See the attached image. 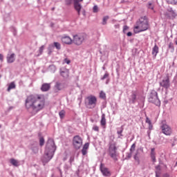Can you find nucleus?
I'll return each instance as SVG.
<instances>
[{"instance_id": "24", "label": "nucleus", "mask_w": 177, "mask_h": 177, "mask_svg": "<svg viewBox=\"0 0 177 177\" xmlns=\"http://www.w3.org/2000/svg\"><path fill=\"white\" fill-rule=\"evenodd\" d=\"M61 75L64 78H68V70L62 71H61Z\"/></svg>"}, {"instance_id": "45", "label": "nucleus", "mask_w": 177, "mask_h": 177, "mask_svg": "<svg viewBox=\"0 0 177 177\" xmlns=\"http://www.w3.org/2000/svg\"><path fill=\"white\" fill-rule=\"evenodd\" d=\"M156 172H160V171H161V167L160 165H157L156 166Z\"/></svg>"}, {"instance_id": "48", "label": "nucleus", "mask_w": 177, "mask_h": 177, "mask_svg": "<svg viewBox=\"0 0 177 177\" xmlns=\"http://www.w3.org/2000/svg\"><path fill=\"white\" fill-rule=\"evenodd\" d=\"M64 63H66V64H70V63H71V61L67 58L64 59Z\"/></svg>"}, {"instance_id": "6", "label": "nucleus", "mask_w": 177, "mask_h": 177, "mask_svg": "<svg viewBox=\"0 0 177 177\" xmlns=\"http://www.w3.org/2000/svg\"><path fill=\"white\" fill-rule=\"evenodd\" d=\"M86 39V34L80 33L78 35H73V42L75 44V45H77V46H80V45H82V44L85 42Z\"/></svg>"}, {"instance_id": "55", "label": "nucleus", "mask_w": 177, "mask_h": 177, "mask_svg": "<svg viewBox=\"0 0 177 177\" xmlns=\"http://www.w3.org/2000/svg\"><path fill=\"white\" fill-rule=\"evenodd\" d=\"M150 133H151V131H147V134H148L149 136H150Z\"/></svg>"}, {"instance_id": "34", "label": "nucleus", "mask_w": 177, "mask_h": 177, "mask_svg": "<svg viewBox=\"0 0 177 177\" xmlns=\"http://www.w3.org/2000/svg\"><path fill=\"white\" fill-rule=\"evenodd\" d=\"M93 13H97V12H99V7H97V6H94L93 8Z\"/></svg>"}, {"instance_id": "49", "label": "nucleus", "mask_w": 177, "mask_h": 177, "mask_svg": "<svg viewBox=\"0 0 177 177\" xmlns=\"http://www.w3.org/2000/svg\"><path fill=\"white\" fill-rule=\"evenodd\" d=\"M109 83H110V78L108 77V79H106V81L105 84L106 85H109Z\"/></svg>"}, {"instance_id": "20", "label": "nucleus", "mask_w": 177, "mask_h": 177, "mask_svg": "<svg viewBox=\"0 0 177 177\" xmlns=\"http://www.w3.org/2000/svg\"><path fill=\"white\" fill-rule=\"evenodd\" d=\"M10 164H12V165H13L14 167H19V165H20V162H19V160L15 159V158H11L10 160Z\"/></svg>"}, {"instance_id": "37", "label": "nucleus", "mask_w": 177, "mask_h": 177, "mask_svg": "<svg viewBox=\"0 0 177 177\" xmlns=\"http://www.w3.org/2000/svg\"><path fill=\"white\" fill-rule=\"evenodd\" d=\"M136 147V145L135 143L131 145L130 148L131 153H132L133 151H135Z\"/></svg>"}, {"instance_id": "53", "label": "nucleus", "mask_w": 177, "mask_h": 177, "mask_svg": "<svg viewBox=\"0 0 177 177\" xmlns=\"http://www.w3.org/2000/svg\"><path fill=\"white\" fill-rule=\"evenodd\" d=\"M162 177H169V174H163Z\"/></svg>"}, {"instance_id": "44", "label": "nucleus", "mask_w": 177, "mask_h": 177, "mask_svg": "<svg viewBox=\"0 0 177 177\" xmlns=\"http://www.w3.org/2000/svg\"><path fill=\"white\" fill-rule=\"evenodd\" d=\"M146 122L147 124H149V125H151V120H150L148 117L146 118Z\"/></svg>"}, {"instance_id": "40", "label": "nucleus", "mask_w": 177, "mask_h": 177, "mask_svg": "<svg viewBox=\"0 0 177 177\" xmlns=\"http://www.w3.org/2000/svg\"><path fill=\"white\" fill-rule=\"evenodd\" d=\"M148 9H151V10H153V9H154V6H153V3H148Z\"/></svg>"}, {"instance_id": "2", "label": "nucleus", "mask_w": 177, "mask_h": 177, "mask_svg": "<svg viewBox=\"0 0 177 177\" xmlns=\"http://www.w3.org/2000/svg\"><path fill=\"white\" fill-rule=\"evenodd\" d=\"M55 151H56V145H55V140H53L52 138H49L46 145L44 157L42 158V162L44 164L49 162L51 158H53V156H55Z\"/></svg>"}, {"instance_id": "61", "label": "nucleus", "mask_w": 177, "mask_h": 177, "mask_svg": "<svg viewBox=\"0 0 177 177\" xmlns=\"http://www.w3.org/2000/svg\"><path fill=\"white\" fill-rule=\"evenodd\" d=\"M66 167H67V165H65L64 168H66Z\"/></svg>"}, {"instance_id": "8", "label": "nucleus", "mask_w": 177, "mask_h": 177, "mask_svg": "<svg viewBox=\"0 0 177 177\" xmlns=\"http://www.w3.org/2000/svg\"><path fill=\"white\" fill-rule=\"evenodd\" d=\"M143 100V98L138 94V91H133L131 92V95H130L129 97V103H131V104H135L136 102L140 103V102H142Z\"/></svg>"}, {"instance_id": "9", "label": "nucleus", "mask_w": 177, "mask_h": 177, "mask_svg": "<svg viewBox=\"0 0 177 177\" xmlns=\"http://www.w3.org/2000/svg\"><path fill=\"white\" fill-rule=\"evenodd\" d=\"M109 153L110 157L113 158V160H114L115 161H117V160H118L117 158V146L115 143H111L109 145Z\"/></svg>"}, {"instance_id": "10", "label": "nucleus", "mask_w": 177, "mask_h": 177, "mask_svg": "<svg viewBox=\"0 0 177 177\" xmlns=\"http://www.w3.org/2000/svg\"><path fill=\"white\" fill-rule=\"evenodd\" d=\"M73 146L75 150H80L82 147V138L80 136H75L73 138Z\"/></svg>"}, {"instance_id": "26", "label": "nucleus", "mask_w": 177, "mask_h": 177, "mask_svg": "<svg viewBox=\"0 0 177 177\" xmlns=\"http://www.w3.org/2000/svg\"><path fill=\"white\" fill-rule=\"evenodd\" d=\"M109 19H110V17L109 16H105L103 17L102 22V26H106V24H107V20H109Z\"/></svg>"}, {"instance_id": "43", "label": "nucleus", "mask_w": 177, "mask_h": 177, "mask_svg": "<svg viewBox=\"0 0 177 177\" xmlns=\"http://www.w3.org/2000/svg\"><path fill=\"white\" fill-rule=\"evenodd\" d=\"M74 160H75L74 156H72L70 157L69 162H70L71 165V164H73V162H74Z\"/></svg>"}, {"instance_id": "25", "label": "nucleus", "mask_w": 177, "mask_h": 177, "mask_svg": "<svg viewBox=\"0 0 177 177\" xmlns=\"http://www.w3.org/2000/svg\"><path fill=\"white\" fill-rule=\"evenodd\" d=\"M48 71H50V73H55L56 71V66L52 64V65H50L49 67H48Z\"/></svg>"}, {"instance_id": "23", "label": "nucleus", "mask_w": 177, "mask_h": 177, "mask_svg": "<svg viewBox=\"0 0 177 177\" xmlns=\"http://www.w3.org/2000/svg\"><path fill=\"white\" fill-rule=\"evenodd\" d=\"M100 124L102 127L106 126V115L104 113H103L101 116Z\"/></svg>"}, {"instance_id": "19", "label": "nucleus", "mask_w": 177, "mask_h": 177, "mask_svg": "<svg viewBox=\"0 0 177 177\" xmlns=\"http://www.w3.org/2000/svg\"><path fill=\"white\" fill-rule=\"evenodd\" d=\"M55 86L57 91H62V89L64 88V84L60 82H57Z\"/></svg>"}, {"instance_id": "35", "label": "nucleus", "mask_w": 177, "mask_h": 177, "mask_svg": "<svg viewBox=\"0 0 177 177\" xmlns=\"http://www.w3.org/2000/svg\"><path fill=\"white\" fill-rule=\"evenodd\" d=\"M132 157V152L127 153L125 160H129Z\"/></svg>"}, {"instance_id": "60", "label": "nucleus", "mask_w": 177, "mask_h": 177, "mask_svg": "<svg viewBox=\"0 0 177 177\" xmlns=\"http://www.w3.org/2000/svg\"><path fill=\"white\" fill-rule=\"evenodd\" d=\"M2 128V125L0 124V129Z\"/></svg>"}, {"instance_id": "36", "label": "nucleus", "mask_w": 177, "mask_h": 177, "mask_svg": "<svg viewBox=\"0 0 177 177\" xmlns=\"http://www.w3.org/2000/svg\"><path fill=\"white\" fill-rule=\"evenodd\" d=\"M44 49H45V46H41L39 48V55H42V53L44 52Z\"/></svg>"}, {"instance_id": "1", "label": "nucleus", "mask_w": 177, "mask_h": 177, "mask_svg": "<svg viewBox=\"0 0 177 177\" xmlns=\"http://www.w3.org/2000/svg\"><path fill=\"white\" fill-rule=\"evenodd\" d=\"M25 106L29 111H32V114H37L45 107V100L41 97L30 95L26 100Z\"/></svg>"}, {"instance_id": "52", "label": "nucleus", "mask_w": 177, "mask_h": 177, "mask_svg": "<svg viewBox=\"0 0 177 177\" xmlns=\"http://www.w3.org/2000/svg\"><path fill=\"white\" fill-rule=\"evenodd\" d=\"M156 172V176L160 177V171H155Z\"/></svg>"}, {"instance_id": "38", "label": "nucleus", "mask_w": 177, "mask_h": 177, "mask_svg": "<svg viewBox=\"0 0 177 177\" xmlns=\"http://www.w3.org/2000/svg\"><path fill=\"white\" fill-rule=\"evenodd\" d=\"M100 97H102V99H104L106 97V93L103 91H101L100 93Z\"/></svg>"}, {"instance_id": "32", "label": "nucleus", "mask_w": 177, "mask_h": 177, "mask_svg": "<svg viewBox=\"0 0 177 177\" xmlns=\"http://www.w3.org/2000/svg\"><path fill=\"white\" fill-rule=\"evenodd\" d=\"M168 48L171 49V52H174V50H175V47H174V43L172 42H170L169 44Z\"/></svg>"}, {"instance_id": "5", "label": "nucleus", "mask_w": 177, "mask_h": 177, "mask_svg": "<svg viewBox=\"0 0 177 177\" xmlns=\"http://www.w3.org/2000/svg\"><path fill=\"white\" fill-rule=\"evenodd\" d=\"M149 103H153L156 106H161V101L158 99V93L157 91L152 90L149 97Z\"/></svg>"}, {"instance_id": "41", "label": "nucleus", "mask_w": 177, "mask_h": 177, "mask_svg": "<svg viewBox=\"0 0 177 177\" xmlns=\"http://www.w3.org/2000/svg\"><path fill=\"white\" fill-rule=\"evenodd\" d=\"M93 131H95V132H99V127H97V125H94L93 127Z\"/></svg>"}, {"instance_id": "13", "label": "nucleus", "mask_w": 177, "mask_h": 177, "mask_svg": "<svg viewBox=\"0 0 177 177\" xmlns=\"http://www.w3.org/2000/svg\"><path fill=\"white\" fill-rule=\"evenodd\" d=\"M100 171L104 176H111V173L108 168L103 166V164L100 165Z\"/></svg>"}, {"instance_id": "51", "label": "nucleus", "mask_w": 177, "mask_h": 177, "mask_svg": "<svg viewBox=\"0 0 177 177\" xmlns=\"http://www.w3.org/2000/svg\"><path fill=\"white\" fill-rule=\"evenodd\" d=\"M0 60H1V62L3 61V55L2 54H0Z\"/></svg>"}, {"instance_id": "3", "label": "nucleus", "mask_w": 177, "mask_h": 177, "mask_svg": "<svg viewBox=\"0 0 177 177\" xmlns=\"http://www.w3.org/2000/svg\"><path fill=\"white\" fill-rule=\"evenodd\" d=\"M135 29L139 30L137 32H142V31L149 30V19H147V17L145 16L140 17L136 22Z\"/></svg>"}, {"instance_id": "16", "label": "nucleus", "mask_w": 177, "mask_h": 177, "mask_svg": "<svg viewBox=\"0 0 177 177\" xmlns=\"http://www.w3.org/2000/svg\"><path fill=\"white\" fill-rule=\"evenodd\" d=\"M16 55L15 53H12V54H8L7 55V62L10 64V63H13L15 62V60H16Z\"/></svg>"}, {"instance_id": "33", "label": "nucleus", "mask_w": 177, "mask_h": 177, "mask_svg": "<svg viewBox=\"0 0 177 177\" xmlns=\"http://www.w3.org/2000/svg\"><path fill=\"white\" fill-rule=\"evenodd\" d=\"M66 114V112L64 111V110H62L59 113V115L60 117V118H64V115Z\"/></svg>"}, {"instance_id": "22", "label": "nucleus", "mask_w": 177, "mask_h": 177, "mask_svg": "<svg viewBox=\"0 0 177 177\" xmlns=\"http://www.w3.org/2000/svg\"><path fill=\"white\" fill-rule=\"evenodd\" d=\"M15 88H16V84H15V82H12L11 83H10L7 91L8 92H10L12 89H15Z\"/></svg>"}, {"instance_id": "15", "label": "nucleus", "mask_w": 177, "mask_h": 177, "mask_svg": "<svg viewBox=\"0 0 177 177\" xmlns=\"http://www.w3.org/2000/svg\"><path fill=\"white\" fill-rule=\"evenodd\" d=\"M62 42L63 44H66V45H71L73 44V39L69 36H63L61 39Z\"/></svg>"}, {"instance_id": "28", "label": "nucleus", "mask_w": 177, "mask_h": 177, "mask_svg": "<svg viewBox=\"0 0 177 177\" xmlns=\"http://www.w3.org/2000/svg\"><path fill=\"white\" fill-rule=\"evenodd\" d=\"M166 2L169 5H176L177 0H166Z\"/></svg>"}, {"instance_id": "50", "label": "nucleus", "mask_w": 177, "mask_h": 177, "mask_svg": "<svg viewBox=\"0 0 177 177\" xmlns=\"http://www.w3.org/2000/svg\"><path fill=\"white\" fill-rule=\"evenodd\" d=\"M127 35V37H132V32H128Z\"/></svg>"}, {"instance_id": "4", "label": "nucleus", "mask_w": 177, "mask_h": 177, "mask_svg": "<svg viewBox=\"0 0 177 177\" xmlns=\"http://www.w3.org/2000/svg\"><path fill=\"white\" fill-rule=\"evenodd\" d=\"M73 1V6L78 16L81 15V10H82V15L85 16V10L82 9V6L80 2H82L83 0H66V5H71Z\"/></svg>"}, {"instance_id": "7", "label": "nucleus", "mask_w": 177, "mask_h": 177, "mask_svg": "<svg viewBox=\"0 0 177 177\" xmlns=\"http://www.w3.org/2000/svg\"><path fill=\"white\" fill-rule=\"evenodd\" d=\"M96 102H97L96 97L90 95L86 97L85 104L88 109H95L96 106Z\"/></svg>"}, {"instance_id": "14", "label": "nucleus", "mask_w": 177, "mask_h": 177, "mask_svg": "<svg viewBox=\"0 0 177 177\" xmlns=\"http://www.w3.org/2000/svg\"><path fill=\"white\" fill-rule=\"evenodd\" d=\"M160 85L162 86V88H165V89H168V88H169V78L166 77L163 79L162 81L160 82Z\"/></svg>"}, {"instance_id": "47", "label": "nucleus", "mask_w": 177, "mask_h": 177, "mask_svg": "<svg viewBox=\"0 0 177 177\" xmlns=\"http://www.w3.org/2000/svg\"><path fill=\"white\" fill-rule=\"evenodd\" d=\"M134 160L139 162V157L138 156V153L134 155Z\"/></svg>"}, {"instance_id": "17", "label": "nucleus", "mask_w": 177, "mask_h": 177, "mask_svg": "<svg viewBox=\"0 0 177 177\" xmlns=\"http://www.w3.org/2000/svg\"><path fill=\"white\" fill-rule=\"evenodd\" d=\"M49 89H50V84L44 83L41 87V90L42 91V92H48Z\"/></svg>"}, {"instance_id": "21", "label": "nucleus", "mask_w": 177, "mask_h": 177, "mask_svg": "<svg viewBox=\"0 0 177 177\" xmlns=\"http://www.w3.org/2000/svg\"><path fill=\"white\" fill-rule=\"evenodd\" d=\"M158 50H159L158 46H157V44H155V46L152 48L153 56L156 57V56H157V54L158 53Z\"/></svg>"}, {"instance_id": "56", "label": "nucleus", "mask_w": 177, "mask_h": 177, "mask_svg": "<svg viewBox=\"0 0 177 177\" xmlns=\"http://www.w3.org/2000/svg\"><path fill=\"white\" fill-rule=\"evenodd\" d=\"M153 129V126L151 124L149 125V129Z\"/></svg>"}, {"instance_id": "12", "label": "nucleus", "mask_w": 177, "mask_h": 177, "mask_svg": "<svg viewBox=\"0 0 177 177\" xmlns=\"http://www.w3.org/2000/svg\"><path fill=\"white\" fill-rule=\"evenodd\" d=\"M161 129L162 133H164L167 136H170V135L172 133V129H171V127H169L168 124H162L161 126Z\"/></svg>"}, {"instance_id": "58", "label": "nucleus", "mask_w": 177, "mask_h": 177, "mask_svg": "<svg viewBox=\"0 0 177 177\" xmlns=\"http://www.w3.org/2000/svg\"><path fill=\"white\" fill-rule=\"evenodd\" d=\"M102 70H106V68H104V66L102 67Z\"/></svg>"}, {"instance_id": "27", "label": "nucleus", "mask_w": 177, "mask_h": 177, "mask_svg": "<svg viewBox=\"0 0 177 177\" xmlns=\"http://www.w3.org/2000/svg\"><path fill=\"white\" fill-rule=\"evenodd\" d=\"M31 150L32 151V152H33L35 154H37V153H38V150H39L38 145H33V146L31 147Z\"/></svg>"}, {"instance_id": "11", "label": "nucleus", "mask_w": 177, "mask_h": 177, "mask_svg": "<svg viewBox=\"0 0 177 177\" xmlns=\"http://www.w3.org/2000/svg\"><path fill=\"white\" fill-rule=\"evenodd\" d=\"M164 15L167 17H169V19H175L177 16L176 11L174 10L171 7L167 8L166 10L164 12Z\"/></svg>"}, {"instance_id": "59", "label": "nucleus", "mask_w": 177, "mask_h": 177, "mask_svg": "<svg viewBox=\"0 0 177 177\" xmlns=\"http://www.w3.org/2000/svg\"><path fill=\"white\" fill-rule=\"evenodd\" d=\"M59 172H60V174H62V170L61 169H59Z\"/></svg>"}, {"instance_id": "42", "label": "nucleus", "mask_w": 177, "mask_h": 177, "mask_svg": "<svg viewBox=\"0 0 177 177\" xmlns=\"http://www.w3.org/2000/svg\"><path fill=\"white\" fill-rule=\"evenodd\" d=\"M129 29V28L128 26H124L123 27V32H124V34H127V31H128Z\"/></svg>"}, {"instance_id": "18", "label": "nucleus", "mask_w": 177, "mask_h": 177, "mask_svg": "<svg viewBox=\"0 0 177 177\" xmlns=\"http://www.w3.org/2000/svg\"><path fill=\"white\" fill-rule=\"evenodd\" d=\"M151 158L153 161V162H156L157 160L156 159V149L152 148L151 149Z\"/></svg>"}, {"instance_id": "57", "label": "nucleus", "mask_w": 177, "mask_h": 177, "mask_svg": "<svg viewBox=\"0 0 177 177\" xmlns=\"http://www.w3.org/2000/svg\"><path fill=\"white\" fill-rule=\"evenodd\" d=\"M175 44L177 45V39H175Z\"/></svg>"}, {"instance_id": "54", "label": "nucleus", "mask_w": 177, "mask_h": 177, "mask_svg": "<svg viewBox=\"0 0 177 177\" xmlns=\"http://www.w3.org/2000/svg\"><path fill=\"white\" fill-rule=\"evenodd\" d=\"M122 133V130L118 131V135H121Z\"/></svg>"}, {"instance_id": "30", "label": "nucleus", "mask_w": 177, "mask_h": 177, "mask_svg": "<svg viewBox=\"0 0 177 177\" xmlns=\"http://www.w3.org/2000/svg\"><path fill=\"white\" fill-rule=\"evenodd\" d=\"M54 46L58 50L62 48V46L60 45V43L59 42H54Z\"/></svg>"}, {"instance_id": "31", "label": "nucleus", "mask_w": 177, "mask_h": 177, "mask_svg": "<svg viewBox=\"0 0 177 177\" xmlns=\"http://www.w3.org/2000/svg\"><path fill=\"white\" fill-rule=\"evenodd\" d=\"M109 75H110L109 74V73L106 72L105 74L103 75V77H101V80L104 81V80L109 79Z\"/></svg>"}, {"instance_id": "46", "label": "nucleus", "mask_w": 177, "mask_h": 177, "mask_svg": "<svg viewBox=\"0 0 177 177\" xmlns=\"http://www.w3.org/2000/svg\"><path fill=\"white\" fill-rule=\"evenodd\" d=\"M83 149H85L86 150H88V149H89V143H86L84 147H83Z\"/></svg>"}, {"instance_id": "39", "label": "nucleus", "mask_w": 177, "mask_h": 177, "mask_svg": "<svg viewBox=\"0 0 177 177\" xmlns=\"http://www.w3.org/2000/svg\"><path fill=\"white\" fill-rule=\"evenodd\" d=\"M87 153H88V149H85L84 148H82V154H83L84 156H86Z\"/></svg>"}, {"instance_id": "29", "label": "nucleus", "mask_w": 177, "mask_h": 177, "mask_svg": "<svg viewBox=\"0 0 177 177\" xmlns=\"http://www.w3.org/2000/svg\"><path fill=\"white\" fill-rule=\"evenodd\" d=\"M45 145V139L44 137H40L39 138V146L42 147Z\"/></svg>"}]
</instances>
